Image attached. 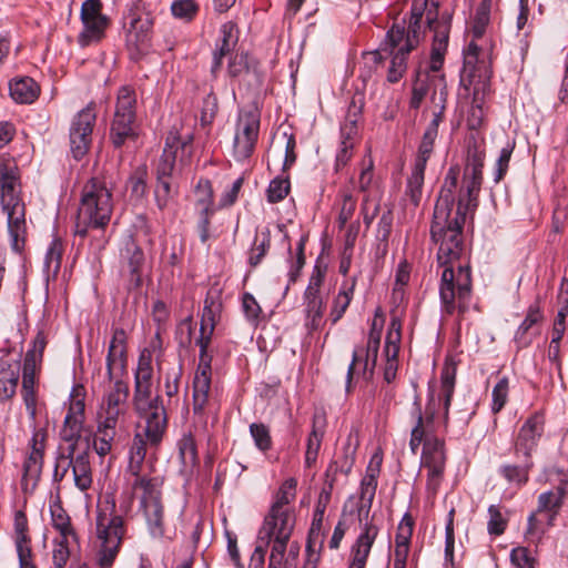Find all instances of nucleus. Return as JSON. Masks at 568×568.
I'll use <instances>...</instances> for the list:
<instances>
[{
  "instance_id": "nucleus-64",
  "label": "nucleus",
  "mask_w": 568,
  "mask_h": 568,
  "mask_svg": "<svg viewBox=\"0 0 568 568\" xmlns=\"http://www.w3.org/2000/svg\"><path fill=\"white\" fill-rule=\"evenodd\" d=\"M199 11V4L195 0H175L171 4V12L174 18L191 21Z\"/></svg>"
},
{
  "instance_id": "nucleus-29",
  "label": "nucleus",
  "mask_w": 568,
  "mask_h": 568,
  "mask_svg": "<svg viewBox=\"0 0 568 568\" xmlns=\"http://www.w3.org/2000/svg\"><path fill=\"white\" fill-rule=\"evenodd\" d=\"M437 78L443 79V83L446 84L445 75L439 72H434L429 69V65L425 70L419 68L416 71V79L413 84L412 98L409 101V106L412 109H418L429 92H432L430 97L435 94V92L439 93L437 82L435 81Z\"/></svg>"
},
{
  "instance_id": "nucleus-60",
  "label": "nucleus",
  "mask_w": 568,
  "mask_h": 568,
  "mask_svg": "<svg viewBox=\"0 0 568 568\" xmlns=\"http://www.w3.org/2000/svg\"><path fill=\"white\" fill-rule=\"evenodd\" d=\"M250 434L256 448L263 453L272 448V437L270 428L263 423H253L250 425Z\"/></svg>"
},
{
  "instance_id": "nucleus-42",
  "label": "nucleus",
  "mask_w": 568,
  "mask_h": 568,
  "mask_svg": "<svg viewBox=\"0 0 568 568\" xmlns=\"http://www.w3.org/2000/svg\"><path fill=\"white\" fill-rule=\"evenodd\" d=\"M556 518L539 513L537 509L532 511L527 518V529L525 537L535 544H538L544 535L555 525Z\"/></svg>"
},
{
  "instance_id": "nucleus-28",
  "label": "nucleus",
  "mask_w": 568,
  "mask_h": 568,
  "mask_svg": "<svg viewBox=\"0 0 568 568\" xmlns=\"http://www.w3.org/2000/svg\"><path fill=\"white\" fill-rule=\"evenodd\" d=\"M427 22L429 29L434 32L429 69L434 72H439L444 63V55L448 44L449 27L446 22L434 20L432 18V10H428L427 12Z\"/></svg>"
},
{
  "instance_id": "nucleus-43",
  "label": "nucleus",
  "mask_w": 568,
  "mask_h": 568,
  "mask_svg": "<svg viewBox=\"0 0 568 568\" xmlns=\"http://www.w3.org/2000/svg\"><path fill=\"white\" fill-rule=\"evenodd\" d=\"M10 95L18 103H32L39 95L40 89L37 82L29 78L14 79L9 84Z\"/></svg>"
},
{
  "instance_id": "nucleus-44",
  "label": "nucleus",
  "mask_w": 568,
  "mask_h": 568,
  "mask_svg": "<svg viewBox=\"0 0 568 568\" xmlns=\"http://www.w3.org/2000/svg\"><path fill=\"white\" fill-rule=\"evenodd\" d=\"M457 181L458 170L456 168H450L446 174L434 212H437L439 209L448 212L456 210L454 192L457 187Z\"/></svg>"
},
{
  "instance_id": "nucleus-1",
  "label": "nucleus",
  "mask_w": 568,
  "mask_h": 568,
  "mask_svg": "<svg viewBox=\"0 0 568 568\" xmlns=\"http://www.w3.org/2000/svg\"><path fill=\"white\" fill-rule=\"evenodd\" d=\"M464 254V242L439 244L437 261L443 267L439 283L440 310L446 315L463 314L469 307L471 274L469 266L460 262Z\"/></svg>"
},
{
  "instance_id": "nucleus-58",
  "label": "nucleus",
  "mask_w": 568,
  "mask_h": 568,
  "mask_svg": "<svg viewBox=\"0 0 568 568\" xmlns=\"http://www.w3.org/2000/svg\"><path fill=\"white\" fill-rule=\"evenodd\" d=\"M148 169L145 165H139L129 178L128 184L131 195L135 199H142L146 193Z\"/></svg>"
},
{
  "instance_id": "nucleus-54",
  "label": "nucleus",
  "mask_w": 568,
  "mask_h": 568,
  "mask_svg": "<svg viewBox=\"0 0 568 568\" xmlns=\"http://www.w3.org/2000/svg\"><path fill=\"white\" fill-rule=\"evenodd\" d=\"M50 513L52 526L60 532L61 538L65 539L74 534L70 523V517L59 503L50 505Z\"/></svg>"
},
{
  "instance_id": "nucleus-37",
  "label": "nucleus",
  "mask_w": 568,
  "mask_h": 568,
  "mask_svg": "<svg viewBox=\"0 0 568 568\" xmlns=\"http://www.w3.org/2000/svg\"><path fill=\"white\" fill-rule=\"evenodd\" d=\"M83 423L84 420L71 416L64 417L63 425L60 429V444L57 452H62L63 448H68L69 446L72 450L89 446L81 440Z\"/></svg>"
},
{
  "instance_id": "nucleus-53",
  "label": "nucleus",
  "mask_w": 568,
  "mask_h": 568,
  "mask_svg": "<svg viewBox=\"0 0 568 568\" xmlns=\"http://www.w3.org/2000/svg\"><path fill=\"white\" fill-rule=\"evenodd\" d=\"M13 540L16 549L31 547V538L28 534V518L21 510L14 514Z\"/></svg>"
},
{
  "instance_id": "nucleus-56",
  "label": "nucleus",
  "mask_w": 568,
  "mask_h": 568,
  "mask_svg": "<svg viewBox=\"0 0 568 568\" xmlns=\"http://www.w3.org/2000/svg\"><path fill=\"white\" fill-rule=\"evenodd\" d=\"M130 475V485L132 490H142L143 496L141 499V503L144 501L150 496H160V491L156 490L155 480L148 475L143 474L142 471H138L136 474H129Z\"/></svg>"
},
{
  "instance_id": "nucleus-23",
  "label": "nucleus",
  "mask_w": 568,
  "mask_h": 568,
  "mask_svg": "<svg viewBox=\"0 0 568 568\" xmlns=\"http://www.w3.org/2000/svg\"><path fill=\"white\" fill-rule=\"evenodd\" d=\"M126 366V333L123 328H114L106 355V377L113 381L120 377Z\"/></svg>"
},
{
  "instance_id": "nucleus-20",
  "label": "nucleus",
  "mask_w": 568,
  "mask_h": 568,
  "mask_svg": "<svg viewBox=\"0 0 568 568\" xmlns=\"http://www.w3.org/2000/svg\"><path fill=\"white\" fill-rule=\"evenodd\" d=\"M260 118L253 112H245L239 116L233 142V152L236 161L248 159L257 142Z\"/></svg>"
},
{
  "instance_id": "nucleus-22",
  "label": "nucleus",
  "mask_w": 568,
  "mask_h": 568,
  "mask_svg": "<svg viewBox=\"0 0 568 568\" xmlns=\"http://www.w3.org/2000/svg\"><path fill=\"white\" fill-rule=\"evenodd\" d=\"M382 458L375 455L367 469L365 476L361 480L359 504L357 506L358 520L363 525L368 520V515L375 498L377 488V477L379 475Z\"/></svg>"
},
{
  "instance_id": "nucleus-59",
  "label": "nucleus",
  "mask_w": 568,
  "mask_h": 568,
  "mask_svg": "<svg viewBox=\"0 0 568 568\" xmlns=\"http://www.w3.org/2000/svg\"><path fill=\"white\" fill-rule=\"evenodd\" d=\"M514 149L515 142L509 141L501 148L493 171L494 182L496 184H498L506 175Z\"/></svg>"
},
{
  "instance_id": "nucleus-34",
  "label": "nucleus",
  "mask_w": 568,
  "mask_h": 568,
  "mask_svg": "<svg viewBox=\"0 0 568 568\" xmlns=\"http://www.w3.org/2000/svg\"><path fill=\"white\" fill-rule=\"evenodd\" d=\"M277 230L278 232L283 235V241L285 242V246H286V250H287V253H288V272H287V276H288V282L290 283H295L301 274V271L302 268L304 267L305 265V254H304V251H305V243H306V240L307 237L305 235H303L297 245H296V252H295V255L293 254V251H292V245H291V242H290V237H288V234L287 232L285 231V225L284 224H278L277 225Z\"/></svg>"
},
{
  "instance_id": "nucleus-32",
  "label": "nucleus",
  "mask_w": 568,
  "mask_h": 568,
  "mask_svg": "<svg viewBox=\"0 0 568 568\" xmlns=\"http://www.w3.org/2000/svg\"><path fill=\"white\" fill-rule=\"evenodd\" d=\"M211 364H200L193 379V412L202 414L209 400L211 389Z\"/></svg>"
},
{
  "instance_id": "nucleus-4",
  "label": "nucleus",
  "mask_w": 568,
  "mask_h": 568,
  "mask_svg": "<svg viewBox=\"0 0 568 568\" xmlns=\"http://www.w3.org/2000/svg\"><path fill=\"white\" fill-rule=\"evenodd\" d=\"M113 212L111 190L100 178L90 179L82 187L74 222V235L84 239L90 231H104Z\"/></svg>"
},
{
  "instance_id": "nucleus-18",
  "label": "nucleus",
  "mask_w": 568,
  "mask_h": 568,
  "mask_svg": "<svg viewBox=\"0 0 568 568\" xmlns=\"http://www.w3.org/2000/svg\"><path fill=\"white\" fill-rule=\"evenodd\" d=\"M358 191L363 193L362 214L364 223L368 226L374 221L379 210V202L383 196V190L374 174V164L368 159L358 176Z\"/></svg>"
},
{
  "instance_id": "nucleus-62",
  "label": "nucleus",
  "mask_w": 568,
  "mask_h": 568,
  "mask_svg": "<svg viewBox=\"0 0 568 568\" xmlns=\"http://www.w3.org/2000/svg\"><path fill=\"white\" fill-rule=\"evenodd\" d=\"M509 393V379L508 377H501L494 386L491 392V412L494 414L499 413L508 400Z\"/></svg>"
},
{
  "instance_id": "nucleus-31",
  "label": "nucleus",
  "mask_w": 568,
  "mask_h": 568,
  "mask_svg": "<svg viewBox=\"0 0 568 568\" xmlns=\"http://www.w3.org/2000/svg\"><path fill=\"white\" fill-rule=\"evenodd\" d=\"M19 378V362L0 358V403L10 402L16 396Z\"/></svg>"
},
{
  "instance_id": "nucleus-19",
  "label": "nucleus",
  "mask_w": 568,
  "mask_h": 568,
  "mask_svg": "<svg viewBox=\"0 0 568 568\" xmlns=\"http://www.w3.org/2000/svg\"><path fill=\"white\" fill-rule=\"evenodd\" d=\"M97 114L90 104L82 109L72 120L70 126V148L75 160H80L89 151Z\"/></svg>"
},
{
  "instance_id": "nucleus-27",
  "label": "nucleus",
  "mask_w": 568,
  "mask_h": 568,
  "mask_svg": "<svg viewBox=\"0 0 568 568\" xmlns=\"http://www.w3.org/2000/svg\"><path fill=\"white\" fill-rule=\"evenodd\" d=\"M381 342H376V337L373 335L372 338H367L366 347H356L353 352L352 362L347 369L346 390L349 392L352 376L354 374L356 365L363 363V373L368 374L369 377L374 373V368L377 363L378 349Z\"/></svg>"
},
{
  "instance_id": "nucleus-13",
  "label": "nucleus",
  "mask_w": 568,
  "mask_h": 568,
  "mask_svg": "<svg viewBox=\"0 0 568 568\" xmlns=\"http://www.w3.org/2000/svg\"><path fill=\"white\" fill-rule=\"evenodd\" d=\"M471 209L464 205V199H458L455 211H443L439 209L434 212L433 223L430 227L432 239L440 243L464 242L463 227L466 215Z\"/></svg>"
},
{
  "instance_id": "nucleus-8",
  "label": "nucleus",
  "mask_w": 568,
  "mask_h": 568,
  "mask_svg": "<svg viewBox=\"0 0 568 568\" xmlns=\"http://www.w3.org/2000/svg\"><path fill=\"white\" fill-rule=\"evenodd\" d=\"M136 416L142 425L134 434L130 446L128 474H136L143 470L148 452L155 450L159 447L168 428L166 414H159V420L151 419L143 414H136Z\"/></svg>"
},
{
  "instance_id": "nucleus-7",
  "label": "nucleus",
  "mask_w": 568,
  "mask_h": 568,
  "mask_svg": "<svg viewBox=\"0 0 568 568\" xmlns=\"http://www.w3.org/2000/svg\"><path fill=\"white\" fill-rule=\"evenodd\" d=\"M90 447L72 450L70 446L62 452H55L53 466V483L60 485L71 469L74 487L84 496L89 493L93 484V471L90 462Z\"/></svg>"
},
{
  "instance_id": "nucleus-35",
  "label": "nucleus",
  "mask_w": 568,
  "mask_h": 568,
  "mask_svg": "<svg viewBox=\"0 0 568 568\" xmlns=\"http://www.w3.org/2000/svg\"><path fill=\"white\" fill-rule=\"evenodd\" d=\"M30 362V359L28 361ZM40 366L23 363L22 366V398L26 405L27 413L34 422L37 417V392H36V375Z\"/></svg>"
},
{
  "instance_id": "nucleus-33",
  "label": "nucleus",
  "mask_w": 568,
  "mask_h": 568,
  "mask_svg": "<svg viewBox=\"0 0 568 568\" xmlns=\"http://www.w3.org/2000/svg\"><path fill=\"white\" fill-rule=\"evenodd\" d=\"M237 40L239 31L236 24L233 21L223 23L220 28V37L216 42V49L213 52V73H216L220 70L223 58L235 48Z\"/></svg>"
},
{
  "instance_id": "nucleus-25",
  "label": "nucleus",
  "mask_w": 568,
  "mask_h": 568,
  "mask_svg": "<svg viewBox=\"0 0 568 568\" xmlns=\"http://www.w3.org/2000/svg\"><path fill=\"white\" fill-rule=\"evenodd\" d=\"M144 261L145 257L142 248L131 236L126 237L121 250V263L122 268L129 273L130 283L135 287H139L142 283Z\"/></svg>"
},
{
  "instance_id": "nucleus-11",
  "label": "nucleus",
  "mask_w": 568,
  "mask_h": 568,
  "mask_svg": "<svg viewBox=\"0 0 568 568\" xmlns=\"http://www.w3.org/2000/svg\"><path fill=\"white\" fill-rule=\"evenodd\" d=\"M136 95L134 90L122 87L116 97L114 116L111 122L110 140L114 148H122L126 141H134Z\"/></svg>"
},
{
  "instance_id": "nucleus-55",
  "label": "nucleus",
  "mask_w": 568,
  "mask_h": 568,
  "mask_svg": "<svg viewBox=\"0 0 568 568\" xmlns=\"http://www.w3.org/2000/svg\"><path fill=\"white\" fill-rule=\"evenodd\" d=\"M491 3L493 0H481L476 10L471 28L473 37L475 39L481 38L486 31V27L490 20Z\"/></svg>"
},
{
  "instance_id": "nucleus-10",
  "label": "nucleus",
  "mask_w": 568,
  "mask_h": 568,
  "mask_svg": "<svg viewBox=\"0 0 568 568\" xmlns=\"http://www.w3.org/2000/svg\"><path fill=\"white\" fill-rule=\"evenodd\" d=\"M191 140L192 136L183 142H180L176 136L166 140V146L156 166V183L153 191L156 206L161 211L168 209L178 196V186L172 179L176 152L179 148L184 150Z\"/></svg>"
},
{
  "instance_id": "nucleus-26",
  "label": "nucleus",
  "mask_w": 568,
  "mask_h": 568,
  "mask_svg": "<svg viewBox=\"0 0 568 568\" xmlns=\"http://www.w3.org/2000/svg\"><path fill=\"white\" fill-rule=\"evenodd\" d=\"M361 528V534L351 549L352 560L348 568H365L372 546L379 532L373 521L364 523Z\"/></svg>"
},
{
  "instance_id": "nucleus-51",
  "label": "nucleus",
  "mask_w": 568,
  "mask_h": 568,
  "mask_svg": "<svg viewBox=\"0 0 568 568\" xmlns=\"http://www.w3.org/2000/svg\"><path fill=\"white\" fill-rule=\"evenodd\" d=\"M270 246L271 231L265 229L260 233V235L255 237L254 244L250 252L248 264L252 267H256L268 252Z\"/></svg>"
},
{
  "instance_id": "nucleus-40",
  "label": "nucleus",
  "mask_w": 568,
  "mask_h": 568,
  "mask_svg": "<svg viewBox=\"0 0 568 568\" xmlns=\"http://www.w3.org/2000/svg\"><path fill=\"white\" fill-rule=\"evenodd\" d=\"M544 318L539 301L534 302L527 310V314L519 325L515 334V341L518 343L519 347H526L530 344L531 339L529 337L530 331L539 324Z\"/></svg>"
},
{
  "instance_id": "nucleus-57",
  "label": "nucleus",
  "mask_w": 568,
  "mask_h": 568,
  "mask_svg": "<svg viewBox=\"0 0 568 568\" xmlns=\"http://www.w3.org/2000/svg\"><path fill=\"white\" fill-rule=\"evenodd\" d=\"M329 499H331V488L323 489L320 494V497H318V500H317V504H316V507L314 510L313 521H312L311 529H310V537H308L310 539L314 538L315 535H317V536L320 535V531H321L322 525H323L324 514H325L326 507L329 503Z\"/></svg>"
},
{
  "instance_id": "nucleus-38",
  "label": "nucleus",
  "mask_w": 568,
  "mask_h": 568,
  "mask_svg": "<svg viewBox=\"0 0 568 568\" xmlns=\"http://www.w3.org/2000/svg\"><path fill=\"white\" fill-rule=\"evenodd\" d=\"M456 372H457V363L453 357H447L442 373H440V394H439V400H443L444 406V424L447 425L448 423V409L450 405V399L454 394L455 389V379H456Z\"/></svg>"
},
{
  "instance_id": "nucleus-14",
  "label": "nucleus",
  "mask_w": 568,
  "mask_h": 568,
  "mask_svg": "<svg viewBox=\"0 0 568 568\" xmlns=\"http://www.w3.org/2000/svg\"><path fill=\"white\" fill-rule=\"evenodd\" d=\"M295 527V513L268 510L258 531V541L286 549Z\"/></svg>"
},
{
  "instance_id": "nucleus-63",
  "label": "nucleus",
  "mask_w": 568,
  "mask_h": 568,
  "mask_svg": "<svg viewBox=\"0 0 568 568\" xmlns=\"http://www.w3.org/2000/svg\"><path fill=\"white\" fill-rule=\"evenodd\" d=\"M530 466L531 464H526L525 466L504 465L499 471L508 483L521 486L528 481Z\"/></svg>"
},
{
  "instance_id": "nucleus-17",
  "label": "nucleus",
  "mask_w": 568,
  "mask_h": 568,
  "mask_svg": "<svg viewBox=\"0 0 568 568\" xmlns=\"http://www.w3.org/2000/svg\"><path fill=\"white\" fill-rule=\"evenodd\" d=\"M47 430L43 428H33V434L29 440V453L23 462L21 487L22 490H33L37 486L44 459Z\"/></svg>"
},
{
  "instance_id": "nucleus-15",
  "label": "nucleus",
  "mask_w": 568,
  "mask_h": 568,
  "mask_svg": "<svg viewBox=\"0 0 568 568\" xmlns=\"http://www.w3.org/2000/svg\"><path fill=\"white\" fill-rule=\"evenodd\" d=\"M101 0H85L81 6L80 19L83 26L78 43L84 48L102 40L109 27V18L102 13Z\"/></svg>"
},
{
  "instance_id": "nucleus-9",
  "label": "nucleus",
  "mask_w": 568,
  "mask_h": 568,
  "mask_svg": "<svg viewBox=\"0 0 568 568\" xmlns=\"http://www.w3.org/2000/svg\"><path fill=\"white\" fill-rule=\"evenodd\" d=\"M114 503L99 507L97 515V535L101 540L98 564L101 568H111L120 549L124 535L122 516L114 513Z\"/></svg>"
},
{
  "instance_id": "nucleus-61",
  "label": "nucleus",
  "mask_w": 568,
  "mask_h": 568,
  "mask_svg": "<svg viewBox=\"0 0 568 568\" xmlns=\"http://www.w3.org/2000/svg\"><path fill=\"white\" fill-rule=\"evenodd\" d=\"M327 267L322 263H316L313 267L308 284L303 296H322L321 288L325 281Z\"/></svg>"
},
{
  "instance_id": "nucleus-2",
  "label": "nucleus",
  "mask_w": 568,
  "mask_h": 568,
  "mask_svg": "<svg viewBox=\"0 0 568 568\" xmlns=\"http://www.w3.org/2000/svg\"><path fill=\"white\" fill-rule=\"evenodd\" d=\"M129 384L121 377L109 381L97 410L95 453L103 457L111 452L116 429L126 424L129 416Z\"/></svg>"
},
{
  "instance_id": "nucleus-6",
  "label": "nucleus",
  "mask_w": 568,
  "mask_h": 568,
  "mask_svg": "<svg viewBox=\"0 0 568 568\" xmlns=\"http://www.w3.org/2000/svg\"><path fill=\"white\" fill-rule=\"evenodd\" d=\"M153 354L151 349L141 351L134 372V389L132 405L135 414L148 415L159 420V414H166L159 395L152 396L153 386Z\"/></svg>"
},
{
  "instance_id": "nucleus-16",
  "label": "nucleus",
  "mask_w": 568,
  "mask_h": 568,
  "mask_svg": "<svg viewBox=\"0 0 568 568\" xmlns=\"http://www.w3.org/2000/svg\"><path fill=\"white\" fill-rule=\"evenodd\" d=\"M446 465L444 440L426 438L422 453V466L427 470L426 489L435 496L442 484Z\"/></svg>"
},
{
  "instance_id": "nucleus-5",
  "label": "nucleus",
  "mask_w": 568,
  "mask_h": 568,
  "mask_svg": "<svg viewBox=\"0 0 568 568\" xmlns=\"http://www.w3.org/2000/svg\"><path fill=\"white\" fill-rule=\"evenodd\" d=\"M19 169L16 164L0 163V204L7 215L12 251L21 253L26 236V206L21 199Z\"/></svg>"
},
{
  "instance_id": "nucleus-41",
  "label": "nucleus",
  "mask_w": 568,
  "mask_h": 568,
  "mask_svg": "<svg viewBox=\"0 0 568 568\" xmlns=\"http://www.w3.org/2000/svg\"><path fill=\"white\" fill-rule=\"evenodd\" d=\"M475 38L468 44L467 50L464 53V70L474 80L475 78L487 80L490 75L486 62L479 60L480 48L475 43Z\"/></svg>"
},
{
  "instance_id": "nucleus-3",
  "label": "nucleus",
  "mask_w": 568,
  "mask_h": 568,
  "mask_svg": "<svg viewBox=\"0 0 568 568\" xmlns=\"http://www.w3.org/2000/svg\"><path fill=\"white\" fill-rule=\"evenodd\" d=\"M417 1L415 0L414 2L408 28L406 29L402 24H394L387 32L381 48L367 54V58L375 63L382 60V52L392 55L390 65L387 71V81L390 83H396L403 78L407 69V57L418 45L420 40L423 13L420 10H417Z\"/></svg>"
},
{
  "instance_id": "nucleus-36",
  "label": "nucleus",
  "mask_w": 568,
  "mask_h": 568,
  "mask_svg": "<svg viewBox=\"0 0 568 568\" xmlns=\"http://www.w3.org/2000/svg\"><path fill=\"white\" fill-rule=\"evenodd\" d=\"M141 504L151 536L162 538L164 536V510L160 496H150Z\"/></svg>"
},
{
  "instance_id": "nucleus-52",
  "label": "nucleus",
  "mask_w": 568,
  "mask_h": 568,
  "mask_svg": "<svg viewBox=\"0 0 568 568\" xmlns=\"http://www.w3.org/2000/svg\"><path fill=\"white\" fill-rule=\"evenodd\" d=\"M195 206L199 213H214L213 190L209 180H201L195 190Z\"/></svg>"
},
{
  "instance_id": "nucleus-46",
  "label": "nucleus",
  "mask_w": 568,
  "mask_h": 568,
  "mask_svg": "<svg viewBox=\"0 0 568 568\" xmlns=\"http://www.w3.org/2000/svg\"><path fill=\"white\" fill-rule=\"evenodd\" d=\"M296 486L297 481L295 478L286 479L276 491L270 510L294 513L292 503L296 497Z\"/></svg>"
},
{
  "instance_id": "nucleus-21",
  "label": "nucleus",
  "mask_w": 568,
  "mask_h": 568,
  "mask_svg": "<svg viewBox=\"0 0 568 568\" xmlns=\"http://www.w3.org/2000/svg\"><path fill=\"white\" fill-rule=\"evenodd\" d=\"M545 418L542 414L535 413L529 416L520 426L516 440L515 454L529 458L537 448L538 443L544 434Z\"/></svg>"
},
{
  "instance_id": "nucleus-48",
  "label": "nucleus",
  "mask_w": 568,
  "mask_h": 568,
  "mask_svg": "<svg viewBox=\"0 0 568 568\" xmlns=\"http://www.w3.org/2000/svg\"><path fill=\"white\" fill-rule=\"evenodd\" d=\"M306 314V326L316 331L322 326L325 303L322 296H303Z\"/></svg>"
},
{
  "instance_id": "nucleus-49",
  "label": "nucleus",
  "mask_w": 568,
  "mask_h": 568,
  "mask_svg": "<svg viewBox=\"0 0 568 568\" xmlns=\"http://www.w3.org/2000/svg\"><path fill=\"white\" fill-rule=\"evenodd\" d=\"M215 327V314L211 306L207 305V301L202 311L200 336L196 339V345L200 347V352L203 353L209 349L212 334Z\"/></svg>"
},
{
  "instance_id": "nucleus-12",
  "label": "nucleus",
  "mask_w": 568,
  "mask_h": 568,
  "mask_svg": "<svg viewBox=\"0 0 568 568\" xmlns=\"http://www.w3.org/2000/svg\"><path fill=\"white\" fill-rule=\"evenodd\" d=\"M485 148L476 140L467 144L466 165L463 175V187L459 197L464 199V205L475 210L477 197L483 183V169L485 164Z\"/></svg>"
},
{
  "instance_id": "nucleus-45",
  "label": "nucleus",
  "mask_w": 568,
  "mask_h": 568,
  "mask_svg": "<svg viewBox=\"0 0 568 568\" xmlns=\"http://www.w3.org/2000/svg\"><path fill=\"white\" fill-rule=\"evenodd\" d=\"M355 284V277H353L349 282H345L342 284L339 292L334 297L332 303L329 313L332 324H336L346 312L351 301L353 300Z\"/></svg>"
},
{
  "instance_id": "nucleus-30",
  "label": "nucleus",
  "mask_w": 568,
  "mask_h": 568,
  "mask_svg": "<svg viewBox=\"0 0 568 568\" xmlns=\"http://www.w3.org/2000/svg\"><path fill=\"white\" fill-rule=\"evenodd\" d=\"M326 416L323 412H315L312 418V430L306 440L305 467L315 465L320 448L326 430Z\"/></svg>"
},
{
  "instance_id": "nucleus-47",
  "label": "nucleus",
  "mask_w": 568,
  "mask_h": 568,
  "mask_svg": "<svg viewBox=\"0 0 568 568\" xmlns=\"http://www.w3.org/2000/svg\"><path fill=\"white\" fill-rule=\"evenodd\" d=\"M437 82V88L439 89V93L433 94L430 97V101L433 104V120L430 121L429 125L427 126L425 132H432V135L437 136L438 134V126L439 123L443 121L444 118V111L446 108V100H447V88L446 84L443 83V79L437 78L435 79Z\"/></svg>"
},
{
  "instance_id": "nucleus-50",
  "label": "nucleus",
  "mask_w": 568,
  "mask_h": 568,
  "mask_svg": "<svg viewBox=\"0 0 568 568\" xmlns=\"http://www.w3.org/2000/svg\"><path fill=\"white\" fill-rule=\"evenodd\" d=\"M402 318L398 312H390V322L386 335L384 355L398 356L400 343Z\"/></svg>"
},
{
  "instance_id": "nucleus-39",
  "label": "nucleus",
  "mask_w": 568,
  "mask_h": 568,
  "mask_svg": "<svg viewBox=\"0 0 568 568\" xmlns=\"http://www.w3.org/2000/svg\"><path fill=\"white\" fill-rule=\"evenodd\" d=\"M566 484L561 483L555 488L544 491L538 496L537 510L557 518L566 497Z\"/></svg>"
},
{
  "instance_id": "nucleus-24",
  "label": "nucleus",
  "mask_w": 568,
  "mask_h": 568,
  "mask_svg": "<svg viewBox=\"0 0 568 568\" xmlns=\"http://www.w3.org/2000/svg\"><path fill=\"white\" fill-rule=\"evenodd\" d=\"M413 416L416 419V424L412 429L410 434V448L415 453L420 444H425L426 438H434L435 436L430 435L434 430V417H435V402L432 398L426 407L425 414L423 415L420 410V406L417 402L414 403V407L412 410Z\"/></svg>"
}]
</instances>
